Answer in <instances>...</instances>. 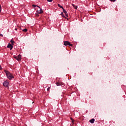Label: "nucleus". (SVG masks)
<instances>
[{
	"label": "nucleus",
	"mask_w": 126,
	"mask_h": 126,
	"mask_svg": "<svg viewBox=\"0 0 126 126\" xmlns=\"http://www.w3.org/2000/svg\"><path fill=\"white\" fill-rule=\"evenodd\" d=\"M58 6L59 7H60V8H62V9H63V6L61 5V4H58Z\"/></svg>",
	"instance_id": "9b49d317"
},
{
	"label": "nucleus",
	"mask_w": 126,
	"mask_h": 126,
	"mask_svg": "<svg viewBox=\"0 0 126 126\" xmlns=\"http://www.w3.org/2000/svg\"><path fill=\"white\" fill-rule=\"evenodd\" d=\"M63 45L64 46H70V47H72V44H70L69 41H63Z\"/></svg>",
	"instance_id": "f03ea898"
},
{
	"label": "nucleus",
	"mask_w": 126,
	"mask_h": 126,
	"mask_svg": "<svg viewBox=\"0 0 126 126\" xmlns=\"http://www.w3.org/2000/svg\"><path fill=\"white\" fill-rule=\"evenodd\" d=\"M15 30L16 31H17V28L15 29Z\"/></svg>",
	"instance_id": "4be33fe9"
},
{
	"label": "nucleus",
	"mask_w": 126,
	"mask_h": 126,
	"mask_svg": "<svg viewBox=\"0 0 126 126\" xmlns=\"http://www.w3.org/2000/svg\"><path fill=\"white\" fill-rule=\"evenodd\" d=\"M70 120L72 121V123H73V122H74V121H73V119L71 118H70Z\"/></svg>",
	"instance_id": "dca6fc26"
},
{
	"label": "nucleus",
	"mask_w": 126,
	"mask_h": 126,
	"mask_svg": "<svg viewBox=\"0 0 126 126\" xmlns=\"http://www.w3.org/2000/svg\"><path fill=\"white\" fill-rule=\"evenodd\" d=\"M72 6L75 8V9H77V6L74 5V4H72Z\"/></svg>",
	"instance_id": "9d476101"
},
{
	"label": "nucleus",
	"mask_w": 126,
	"mask_h": 126,
	"mask_svg": "<svg viewBox=\"0 0 126 126\" xmlns=\"http://www.w3.org/2000/svg\"><path fill=\"white\" fill-rule=\"evenodd\" d=\"M32 6H33V7H36V6H37V5H36L35 4H33Z\"/></svg>",
	"instance_id": "f3484780"
},
{
	"label": "nucleus",
	"mask_w": 126,
	"mask_h": 126,
	"mask_svg": "<svg viewBox=\"0 0 126 126\" xmlns=\"http://www.w3.org/2000/svg\"><path fill=\"white\" fill-rule=\"evenodd\" d=\"M94 122H95V119H92L90 120V123H91V124H94Z\"/></svg>",
	"instance_id": "6e6552de"
},
{
	"label": "nucleus",
	"mask_w": 126,
	"mask_h": 126,
	"mask_svg": "<svg viewBox=\"0 0 126 126\" xmlns=\"http://www.w3.org/2000/svg\"><path fill=\"white\" fill-rule=\"evenodd\" d=\"M4 72L6 73L7 78L9 79V80L12 79V78H14L13 75H12L9 71L7 70H4Z\"/></svg>",
	"instance_id": "f257e3e1"
},
{
	"label": "nucleus",
	"mask_w": 126,
	"mask_h": 126,
	"mask_svg": "<svg viewBox=\"0 0 126 126\" xmlns=\"http://www.w3.org/2000/svg\"><path fill=\"white\" fill-rule=\"evenodd\" d=\"M47 1L49 2H52L53 1V0H47Z\"/></svg>",
	"instance_id": "2eb2a0df"
},
{
	"label": "nucleus",
	"mask_w": 126,
	"mask_h": 126,
	"mask_svg": "<svg viewBox=\"0 0 126 126\" xmlns=\"http://www.w3.org/2000/svg\"><path fill=\"white\" fill-rule=\"evenodd\" d=\"M0 37H3V35H2L1 33H0Z\"/></svg>",
	"instance_id": "6ab92c4d"
},
{
	"label": "nucleus",
	"mask_w": 126,
	"mask_h": 126,
	"mask_svg": "<svg viewBox=\"0 0 126 126\" xmlns=\"http://www.w3.org/2000/svg\"><path fill=\"white\" fill-rule=\"evenodd\" d=\"M50 88H48L47 89V91H49L50 90Z\"/></svg>",
	"instance_id": "412c9836"
},
{
	"label": "nucleus",
	"mask_w": 126,
	"mask_h": 126,
	"mask_svg": "<svg viewBox=\"0 0 126 126\" xmlns=\"http://www.w3.org/2000/svg\"><path fill=\"white\" fill-rule=\"evenodd\" d=\"M37 7H39V8H40V10H37L36 12L37 13H38L39 14H41L43 13V10L41 8H40L39 6H37Z\"/></svg>",
	"instance_id": "39448f33"
},
{
	"label": "nucleus",
	"mask_w": 126,
	"mask_h": 126,
	"mask_svg": "<svg viewBox=\"0 0 126 126\" xmlns=\"http://www.w3.org/2000/svg\"><path fill=\"white\" fill-rule=\"evenodd\" d=\"M63 13L65 14V16H66L67 17H68V14H67V12H66V10H65L64 8H63Z\"/></svg>",
	"instance_id": "0eeeda50"
},
{
	"label": "nucleus",
	"mask_w": 126,
	"mask_h": 126,
	"mask_svg": "<svg viewBox=\"0 0 126 126\" xmlns=\"http://www.w3.org/2000/svg\"><path fill=\"white\" fill-rule=\"evenodd\" d=\"M3 85L4 87H9V82L7 81H5L3 83Z\"/></svg>",
	"instance_id": "7ed1b4c3"
},
{
	"label": "nucleus",
	"mask_w": 126,
	"mask_h": 126,
	"mask_svg": "<svg viewBox=\"0 0 126 126\" xmlns=\"http://www.w3.org/2000/svg\"><path fill=\"white\" fill-rule=\"evenodd\" d=\"M10 42H11L12 45H14V43H15L14 41H13V40L12 39V40H10Z\"/></svg>",
	"instance_id": "f8f14e48"
},
{
	"label": "nucleus",
	"mask_w": 126,
	"mask_h": 126,
	"mask_svg": "<svg viewBox=\"0 0 126 126\" xmlns=\"http://www.w3.org/2000/svg\"><path fill=\"white\" fill-rule=\"evenodd\" d=\"M23 32H27L28 30L27 29H24L23 30Z\"/></svg>",
	"instance_id": "ddd939ff"
},
{
	"label": "nucleus",
	"mask_w": 126,
	"mask_h": 126,
	"mask_svg": "<svg viewBox=\"0 0 126 126\" xmlns=\"http://www.w3.org/2000/svg\"><path fill=\"white\" fill-rule=\"evenodd\" d=\"M1 11V6L0 4V12Z\"/></svg>",
	"instance_id": "a211bd4d"
},
{
	"label": "nucleus",
	"mask_w": 126,
	"mask_h": 126,
	"mask_svg": "<svg viewBox=\"0 0 126 126\" xmlns=\"http://www.w3.org/2000/svg\"><path fill=\"white\" fill-rule=\"evenodd\" d=\"M14 58L17 60V61H18V62H20L21 61V55H19L18 56H15Z\"/></svg>",
	"instance_id": "20e7f679"
},
{
	"label": "nucleus",
	"mask_w": 126,
	"mask_h": 126,
	"mask_svg": "<svg viewBox=\"0 0 126 126\" xmlns=\"http://www.w3.org/2000/svg\"><path fill=\"white\" fill-rule=\"evenodd\" d=\"M0 69H1V68H0Z\"/></svg>",
	"instance_id": "5701e85b"
},
{
	"label": "nucleus",
	"mask_w": 126,
	"mask_h": 126,
	"mask_svg": "<svg viewBox=\"0 0 126 126\" xmlns=\"http://www.w3.org/2000/svg\"><path fill=\"white\" fill-rule=\"evenodd\" d=\"M110 1H113V2L116 0H110Z\"/></svg>",
	"instance_id": "aec40b11"
},
{
	"label": "nucleus",
	"mask_w": 126,
	"mask_h": 126,
	"mask_svg": "<svg viewBox=\"0 0 126 126\" xmlns=\"http://www.w3.org/2000/svg\"><path fill=\"white\" fill-rule=\"evenodd\" d=\"M56 84L57 86H61V85H63V83L57 82Z\"/></svg>",
	"instance_id": "1a4fd4ad"
},
{
	"label": "nucleus",
	"mask_w": 126,
	"mask_h": 126,
	"mask_svg": "<svg viewBox=\"0 0 126 126\" xmlns=\"http://www.w3.org/2000/svg\"><path fill=\"white\" fill-rule=\"evenodd\" d=\"M61 15H62L63 17H64V15H63V13L62 12V13L61 14Z\"/></svg>",
	"instance_id": "4468645a"
},
{
	"label": "nucleus",
	"mask_w": 126,
	"mask_h": 126,
	"mask_svg": "<svg viewBox=\"0 0 126 126\" xmlns=\"http://www.w3.org/2000/svg\"><path fill=\"white\" fill-rule=\"evenodd\" d=\"M7 48H8L10 49V50H11L13 48V44L8 43Z\"/></svg>",
	"instance_id": "423d86ee"
}]
</instances>
